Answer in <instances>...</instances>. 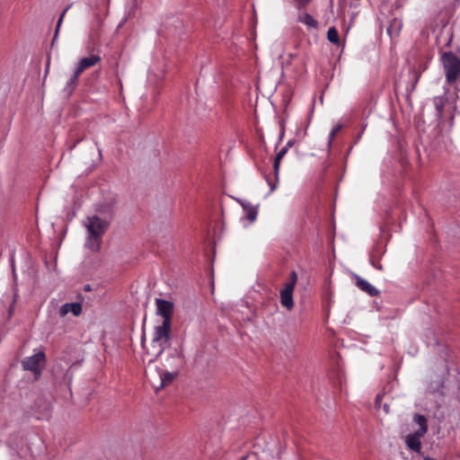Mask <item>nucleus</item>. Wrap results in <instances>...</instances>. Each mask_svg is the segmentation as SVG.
I'll return each mask as SVG.
<instances>
[{
  "mask_svg": "<svg viewBox=\"0 0 460 460\" xmlns=\"http://www.w3.org/2000/svg\"><path fill=\"white\" fill-rule=\"evenodd\" d=\"M170 332V323H162L155 326L150 347H146L145 344L146 335L142 336L141 344L145 349L144 360H147L149 363L154 362L164 351L169 346Z\"/></svg>",
  "mask_w": 460,
  "mask_h": 460,
  "instance_id": "obj_1",
  "label": "nucleus"
},
{
  "mask_svg": "<svg viewBox=\"0 0 460 460\" xmlns=\"http://www.w3.org/2000/svg\"><path fill=\"white\" fill-rule=\"evenodd\" d=\"M110 221L102 219L98 216H92L86 218L84 226L87 230L85 246L92 252H99L102 236L108 230Z\"/></svg>",
  "mask_w": 460,
  "mask_h": 460,
  "instance_id": "obj_2",
  "label": "nucleus"
},
{
  "mask_svg": "<svg viewBox=\"0 0 460 460\" xmlns=\"http://www.w3.org/2000/svg\"><path fill=\"white\" fill-rule=\"evenodd\" d=\"M443 67L445 70L446 81L448 84H454L460 79V58L453 52H444L441 56Z\"/></svg>",
  "mask_w": 460,
  "mask_h": 460,
  "instance_id": "obj_3",
  "label": "nucleus"
},
{
  "mask_svg": "<svg viewBox=\"0 0 460 460\" xmlns=\"http://www.w3.org/2000/svg\"><path fill=\"white\" fill-rule=\"evenodd\" d=\"M45 353L43 351H40L31 357L26 358L24 360H22V365L25 370L33 372L36 376V378H38L41 373V368L45 363Z\"/></svg>",
  "mask_w": 460,
  "mask_h": 460,
  "instance_id": "obj_4",
  "label": "nucleus"
},
{
  "mask_svg": "<svg viewBox=\"0 0 460 460\" xmlns=\"http://www.w3.org/2000/svg\"><path fill=\"white\" fill-rule=\"evenodd\" d=\"M156 311L157 314L163 317V322L165 323H170L172 322V315L173 313V304L170 301L156 298L155 299Z\"/></svg>",
  "mask_w": 460,
  "mask_h": 460,
  "instance_id": "obj_5",
  "label": "nucleus"
},
{
  "mask_svg": "<svg viewBox=\"0 0 460 460\" xmlns=\"http://www.w3.org/2000/svg\"><path fill=\"white\" fill-rule=\"evenodd\" d=\"M103 21L99 14H96L92 22L90 32H89V40L93 43H96L99 41L102 28Z\"/></svg>",
  "mask_w": 460,
  "mask_h": 460,
  "instance_id": "obj_6",
  "label": "nucleus"
},
{
  "mask_svg": "<svg viewBox=\"0 0 460 460\" xmlns=\"http://www.w3.org/2000/svg\"><path fill=\"white\" fill-rule=\"evenodd\" d=\"M102 60L99 55H91L89 57L84 58L80 59L78 62L76 69V75H81L84 70L90 68L96 64L100 63Z\"/></svg>",
  "mask_w": 460,
  "mask_h": 460,
  "instance_id": "obj_7",
  "label": "nucleus"
},
{
  "mask_svg": "<svg viewBox=\"0 0 460 460\" xmlns=\"http://www.w3.org/2000/svg\"><path fill=\"white\" fill-rule=\"evenodd\" d=\"M293 291L294 288H292L291 286L284 287V288L280 290V304L288 311L292 310L294 307Z\"/></svg>",
  "mask_w": 460,
  "mask_h": 460,
  "instance_id": "obj_8",
  "label": "nucleus"
},
{
  "mask_svg": "<svg viewBox=\"0 0 460 460\" xmlns=\"http://www.w3.org/2000/svg\"><path fill=\"white\" fill-rule=\"evenodd\" d=\"M355 279H356L355 284L360 290L364 291L365 293H367V295H369L371 296H379L380 292L374 286H372L367 280L360 278L358 275L355 276Z\"/></svg>",
  "mask_w": 460,
  "mask_h": 460,
  "instance_id": "obj_9",
  "label": "nucleus"
},
{
  "mask_svg": "<svg viewBox=\"0 0 460 460\" xmlns=\"http://www.w3.org/2000/svg\"><path fill=\"white\" fill-rule=\"evenodd\" d=\"M238 203L242 206L245 217L251 222H254L258 215V208L252 205L251 202L243 199H237Z\"/></svg>",
  "mask_w": 460,
  "mask_h": 460,
  "instance_id": "obj_10",
  "label": "nucleus"
},
{
  "mask_svg": "<svg viewBox=\"0 0 460 460\" xmlns=\"http://www.w3.org/2000/svg\"><path fill=\"white\" fill-rule=\"evenodd\" d=\"M423 437L424 436L416 435V432L407 435L405 438V444H406L407 447L413 452L420 453V449H421L420 438Z\"/></svg>",
  "mask_w": 460,
  "mask_h": 460,
  "instance_id": "obj_11",
  "label": "nucleus"
},
{
  "mask_svg": "<svg viewBox=\"0 0 460 460\" xmlns=\"http://www.w3.org/2000/svg\"><path fill=\"white\" fill-rule=\"evenodd\" d=\"M72 313L75 316H78L82 313V305L80 303H66L59 309V315L66 316L68 313Z\"/></svg>",
  "mask_w": 460,
  "mask_h": 460,
  "instance_id": "obj_12",
  "label": "nucleus"
},
{
  "mask_svg": "<svg viewBox=\"0 0 460 460\" xmlns=\"http://www.w3.org/2000/svg\"><path fill=\"white\" fill-rule=\"evenodd\" d=\"M413 421L419 425V429L415 430L416 435L425 436L428 431V420L427 418L419 413L413 415Z\"/></svg>",
  "mask_w": 460,
  "mask_h": 460,
  "instance_id": "obj_13",
  "label": "nucleus"
},
{
  "mask_svg": "<svg viewBox=\"0 0 460 460\" xmlns=\"http://www.w3.org/2000/svg\"><path fill=\"white\" fill-rule=\"evenodd\" d=\"M297 21L301 23L305 24L309 28H317L318 22L317 21L308 13H300L298 14Z\"/></svg>",
  "mask_w": 460,
  "mask_h": 460,
  "instance_id": "obj_14",
  "label": "nucleus"
},
{
  "mask_svg": "<svg viewBox=\"0 0 460 460\" xmlns=\"http://www.w3.org/2000/svg\"><path fill=\"white\" fill-rule=\"evenodd\" d=\"M176 376H177V373L176 372H173V373L167 372V371L162 372L160 374L161 384H160V386L157 387L156 390H159V389H161V388H163L164 386H167L170 384H172Z\"/></svg>",
  "mask_w": 460,
  "mask_h": 460,
  "instance_id": "obj_15",
  "label": "nucleus"
},
{
  "mask_svg": "<svg viewBox=\"0 0 460 460\" xmlns=\"http://www.w3.org/2000/svg\"><path fill=\"white\" fill-rule=\"evenodd\" d=\"M288 150V149L287 147L283 146L275 157L274 164H273V169H274V173H275V177H276L277 181L279 179V166H280L281 159L287 154Z\"/></svg>",
  "mask_w": 460,
  "mask_h": 460,
  "instance_id": "obj_16",
  "label": "nucleus"
},
{
  "mask_svg": "<svg viewBox=\"0 0 460 460\" xmlns=\"http://www.w3.org/2000/svg\"><path fill=\"white\" fill-rule=\"evenodd\" d=\"M97 212L102 215H106L111 217L114 210V202H106L102 204H99L96 208Z\"/></svg>",
  "mask_w": 460,
  "mask_h": 460,
  "instance_id": "obj_17",
  "label": "nucleus"
},
{
  "mask_svg": "<svg viewBox=\"0 0 460 460\" xmlns=\"http://www.w3.org/2000/svg\"><path fill=\"white\" fill-rule=\"evenodd\" d=\"M327 39L330 42L334 45H340V36L339 32L335 27H331L327 31Z\"/></svg>",
  "mask_w": 460,
  "mask_h": 460,
  "instance_id": "obj_18",
  "label": "nucleus"
},
{
  "mask_svg": "<svg viewBox=\"0 0 460 460\" xmlns=\"http://www.w3.org/2000/svg\"><path fill=\"white\" fill-rule=\"evenodd\" d=\"M433 102H434L436 111L438 112V115L439 117H441L442 114H443L444 107H445V103H446L445 97H443V96H437V97H435L433 99Z\"/></svg>",
  "mask_w": 460,
  "mask_h": 460,
  "instance_id": "obj_19",
  "label": "nucleus"
},
{
  "mask_svg": "<svg viewBox=\"0 0 460 460\" xmlns=\"http://www.w3.org/2000/svg\"><path fill=\"white\" fill-rule=\"evenodd\" d=\"M79 76H80V75H76V69H75L73 76L70 78V80L66 84V88L69 91H73L75 88Z\"/></svg>",
  "mask_w": 460,
  "mask_h": 460,
  "instance_id": "obj_20",
  "label": "nucleus"
},
{
  "mask_svg": "<svg viewBox=\"0 0 460 460\" xmlns=\"http://www.w3.org/2000/svg\"><path fill=\"white\" fill-rule=\"evenodd\" d=\"M296 280H297V275H296V271L293 270L290 273L289 281L285 284V287H290L291 286L292 288H295Z\"/></svg>",
  "mask_w": 460,
  "mask_h": 460,
  "instance_id": "obj_21",
  "label": "nucleus"
},
{
  "mask_svg": "<svg viewBox=\"0 0 460 460\" xmlns=\"http://www.w3.org/2000/svg\"><path fill=\"white\" fill-rule=\"evenodd\" d=\"M70 6H71V4H68V5L65 8V10L62 12V13H61V15H60V17H59V19H58V24H57L56 33H55L54 39L56 38V36H57V34H58V30H59V27H60V25H61V22H62V21H63V18H64V16H65V14H66V13L67 12V10L70 8Z\"/></svg>",
  "mask_w": 460,
  "mask_h": 460,
  "instance_id": "obj_22",
  "label": "nucleus"
},
{
  "mask_svg": "<svg viewBox=\"0 0 460 460\" xmlns=\"http://www.w3.org/2000/svg\"><path fill=\"white\" fill-rule=\"evenodd\" d=\"M295 1L297 4L298 8L305 7L311 2V0H295Z\"/></svg>",
  "mask_w": 460,
  "mask_h": 460,
  "instance_id": "obj_23",
  "label": "nucleus"
},
{
  "mask_svg": "<svg viewBox=\"0 0 460 460\" xmlns=\"http://www.w3.org/2000/svg\"><path fill=\"white\" fill-rule=\"evenodd\" d=\"M341 126H336L330 133V142L334 138L335 135L339 132L341 129Z\"/></svg>",
  "mask_w": 460,
  "mask_h": 460,
  "instance_id": "obj_24",
  "label": "nucleus"
},
{
  "mask_svg": "<svg viewBox=\"0 0 460 460\" xmlns=\"http://www.w3.org/2000/svg\"><path fill=\"white\" fill-rule=\"evenodd\" d=\"M294 144H295V140H288V143L286 144L285 147L289 149L291 146H294Z\"/></svg>",
  "mask_w": 460,
  "mask_h": 460,
  "instance_id": "obj_25",
  "label": "nucleus"
},
{
  "mask_svg": "<svg viewBox=\"0 0 460 460\" xmlns=\"http://www.w3.org/2000/svg\"><path fill=\"white\" fill-rule=\"evenodd\" d=\"M383 410L384 411L388 414L390 412V408H389V405L385 403L384 406H383Z\"/></svg>",
  "mask_w": 460,
  "mask_h": 460,
  "instance_id": "obj_26",
  "label": "nucleus"
},
{
  "mask_svg": "<svg viewBox=\"0 0 460 460\" xmlns=\"http://www.w3.org/2000/svg\"><path fill=\"white\" fill-rule=\"evenodd\" d=\"M381 400H382V395L378 394V395L376 396V404H377V403H379V402H381Z\"/></svg>",
  "mask_w": 460,
  "mask_h": 460,
  "instance_id": "obj_27",
  "label": "nucleus"
},
{
  "mask_svg": "<svg viewBox=\"0 0 460 460\" xmlns=\"http://www.w3.org/2000/svg\"><path fill=\"white\" fill-rule=\"evenodd\" d=\"M276 189V184H270V191H273Z\"/></svg>",
  "mask_w": 460,
  "mask_h": 460,
  "instance_id": "obj_28",
  "label": "nucleus"
},
{
  "mask_svg": "<svg viewBox=\"0 0 460 460\" xmlns=\"http://www.w3.org/2000/svg\"><path fill=\"white\" fill-rule=\"evenodd\" d=\"M247 458H248V456L246 455V456H243L240 458V460H247Z\"/></svg>",
  "mask_w": 460,
  "mask_h": 460,
  "instance_id": "obj_29",
  "label": "nucleus"
},
{
  "mask_svg": "<svg viewBox=\"0 0 460 460\" xmlns=\"http://www.w3.org/2000/svg\"><path fill=\"white\" fill-rule=\"evenodd\" d=\"M424 460H435V459H434V458H431V457L427 456V457H424Z\"/></svg>",
  "mask_w": 460,
  "mask_h": 460,
  "instance_id": "obj_30",
  "label": "nucleus"
}]
</instances>
